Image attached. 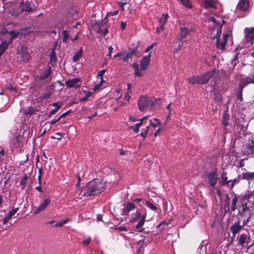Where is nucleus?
Instances as JSON below:
<instances>
[{
  "mask_svg": "<svg viewBox=\"0 0 254 254\" xmlns=\"http://www.w3.org/2000/svg\"><path fill=\"white\" fill-rule=\"evenodd\" d=\"M199 79H200L199 76H196L189 77L188 80L189 83L193 85L195 84H200V83H199Z\"/></svg>",
  "mask_w": 254,
  "mask_h": 254,
  "instance_id": "412c9836",
  "label": "nucleus"
},
{
  "mask_svg": "<svg viewBox=\"0 0 254 254\" xmlns=\"http://www.w3.org/2000/svg\"><path fill=\"white\" fill-rule=\"evenodd\" d=\"M56 134L57 135V137H54V138H56V139H57L58 140L61 139V138L62 137V133H56ZM52 138H53V137H52Z\"/></svg>",
  "mask_w": 254,
  "mask_h": 254,
  "instance_id": "338daca9",
  "label": "nucleus"
},
{
  "mask_svg": "<svg viewBox=\"0 0 254 254\" xmlns=\"http://www.w3.org/2000/svg\"><path fill=\"white\" fill-rule=\"evenodd\" d=\"M106 69H103L98 72V76L99 77H101V80L103 79V76L104 74L105 73V72H106Z\"/></svg>",
  "mask_w": 254,
  "mask_h": 254,
  "instance_id": "603ef678",
  "label": "nucleus"
},
{
  "mask_svg": "<svg viewBox=\"0 0 254 254\" xmlns=\"http://www.w3.org/2000/svg\"><path fill=\"white\" fill-rule=\"evenodd\" d=\"M244 33L245 34V47L252 45L254 37V26L252 28H245Z\"/></svg>",
  "mask_w": 254,
  "mask_h": 254,
  "instance_id": "7ed1b4c3",
  "label": "nucleus"
},
{
  "mask_svg": "<svg viewBox=\"0 0 254 254\" xmlns=\"http://www.w3.org/2000/svg\"><path fill=\"white\" fill-rule=\"evenodd\" d=\"M194 28L189 26V25L187 26L181 25L180 26V32L179 37L177 38V42H181L184 43L185 41L183 39L188 35L190 32L193 31Z\"/></svg>",
  "mask_w": 254,
  "mask_h": 254,
  "instance_id": "20e7f679",
  "label": "nucleus"
},
{
  "mask_svg": "<svg viewBox=\"0 0 254 254\" xmlns=\"http://www.w3.org/2000/svg\"><path fill=\"white\" fill-rule=\"evenodd\" d=\"M168 18V14H163L159 20V23L160 24V29L162 30H164V25L166 23L167 19Z\"/></svg>",
  "mask_w": 254,
  "mask_h": 254,
  "instance_id": "6ab92c4d",
  "label": "nucleus"
},
{
  "mask_svg": "<svg viewBox=\"0 0 254 254\" xmlns=\"http://www.w3.org/2000/svg\"><path fill=\"white\" fill-rule=\"evenodd\" d=\"M9 34L11 36L10 41L8 42L9 43L12 42L13 39L15 38L18 35V32H15L13 30L10 31L9 32Z\"/></svg>",
  "mask_w": 254,
  "mask_h": 254,
  "instance_id": "4c0bfd02",
  "label": "nucleus"
},
{
  "mask_svg": "<svg viewBox=\"0 0 254 254\" xmlns=\"http://www.w3.org/2000/svg\"><path fill=\"white\" fill-rule=\"evenodd\" d=\"M145 204L152 210H155L157 207L148 201H145Z\"/></svg>",
  "mask_w": 254,
  "mask_h": 254,
  "instance_id": "e433bc0d",
  "label": "nucleus"
},
{
  "mask_svg": "<svg viewBox=\"0 0 254 254\" xmlns=\"http://www.w3.org/2000/svg\"><path fill=\"white\" fill-rule=\"evenodd\" d=\"M9 44V42L6 41L2 42L1 43L0 45V57L2 56L5 50L7 48Z\"/></svg>",
  "mask_w": 254,
  "mask_h": 254,
  "instance_id": "393cba45",
  "label": "nucleus"
},
{
  "mask_svg": "<svg viewBox=\"0 0 254 254\" xmlns=\"http://www.w3.org/2000/svg\"><path fill=\"white\" fill-rule=\"evenodd\" d=\"M18 208H16L9 211L6 216L3 219V224H5L10 219H11V218L15 214Z\"/></svg>",
  "mask_w": 254,
  "mask_h": 254,
  "instance_id": "f3484780",
  "label": "nucleus"
},
{
  "mask_svg": "<svg viewBox=\"0 0 254 254\" xmlns=\"http://www.w3.org/2000/svg\"><path fill=\"white\" fill-rule=\"evenodd\" d=\"M182 4L188 8H190L191 7V4L189 0H180Z\"/></svg>",
  "mask_w": 254,
  "mask_h": 254,
  "instance_id": "58836bf2",
  "label": "nucleus"
},
{
  "mask_svg": "<svg viewBox=\"0 0 254 254\" xmlns=\"http://www.w3.org/2000/svg\"><path fill=\"white\" fill-rule=\"evenodd\" d=\"M156 43H152L151 45H150L149 46H148L145 50V52L147 53V52H148L150 50H151L153 48V47L156 45Z\"/></svg>",
  "mask_w": 254,
  "mask_h": 254,
  "instance_id": "3c124183",
  "label": "nucleus"
},
{
  "mask_svg": "<svg viewBox=\"0 0 254 254\" xmlns=\"http://www.w3.org/2000/svg\"><path fill=\"white\" fill-rule=\"evenodd\" d=\"M247 85V83L243 80H242L239 84L240 90L242 91L243 88Z\"/></svg>",
  "mask_w": 254,
  "mask_h": 254,
  "instance_id": "de8ad7c7",
  "label": "nucleus"
},
{
  "mask_svg": "<svg viewBox=\"0 0 254 254\" xmlns=\"http://www.w3.org/2000/svg\"><path fill=\"white\" fill-rule=\"evenodd\" d=\"M147 130H144L143 131H142V132H141L140 133V135L143 137H145L147 135Z\"/></svg>",
  "mask_w": 254,
  "mask_h": 254,
  "instance_id": "0e129e2a",
  "label": "nucleus"
},
{
  "mask_svg": "<svg viewBox=\"0 0 254 254\" xmlns=\"http://www.w3.org/2000/svg\"><path fill=\"white\" fill-rule=\"evenodd\" d=\"M237 98L240 101L243 100L242 91L239 90L237 93Z\"/></svg>",
  "mask_w": 254,
  "mask_h": 254,
  "instance_id": "5fc2aeb1",
  "label": "nucleus"
},
{
  "mask_svg": "<svg viewBox=\"0 0 254 254\" xmlns=\"http://www.w3.org/2000/svg\"><path fill=\"white\" fill-rule=\"evenodd\" d=\"M63 41L64 43H66L67 42V39L69 38V32L67 30H65L63 32Z\"/></svg>",
  "mask_w": 254,
  "mask_h": 254,
  "instance_id": "72a5a7b5",
  "label": "nucleus"
},
{
  "mask_svg": "<svg viewBox=\"0 0 254 254\" xmlns=\"http://www.w3.org/2000/svg\"><path fill=\"white\" fill-rule=\"evenodd\" d=\"M249 4L248 0H241L237 6V9L242 12L246 11L249 9Z\"/></svg>",
  "mask_w": 254,
  "mask_h": 254,
  "instance_id": "6e6552de",
  "label": "nucleus"
},
{
  "mask_svg": "<svg viewBox=\"0 0 254 254\" xmlns=\"http://www.w3.org/2000/svg\"><path fill=\"white\" fill-rule=\"evenodd\" d=\"M242 179L247 181L254 179V172H247L242 174Z\"/></svg>",
  "mask_w": 254,
  "mask_h": 254,
  "instance_id": "a211bd4d",
  "label": "nucleus"
},
{
  "mask_svg": "<svg viewBox=\"0 0 254 254\" xmlns=\"http://www.w3.org/2000/svg\"><path fill=\"white\" fill-rule=\"evenodd\" d=\"M150 53L147 56L143 57L140 60L141 69L145 70L147 68L150 61Z\"/></svg>",
  "mask_w": 254,
  "mask_h": 254,
  "instance_id": "9d476101",
  "label": "nucleus"
},
{
  "mask_svg": "<svg viewBox=\"0 0 254 254\" xmlns=\"http://www.w3.org/2000/svg\"><path fill=\"white\" fill-rule=\"evenodd\" d=\"M118 10L114 11V12H108L107 14V16L109 15H116L118 13Z\"/></svg>",
  "mask_w": 254,
  "mask_h": 254,
  "instance_id": "e2e57ef3",
  "label": "nucleus"
},
{
  "mask_svg": "<svg viewBox=\"0 0 254 254\" xmlns=\"http://www.w3.org/2000/svg\"><path fill=\"white\" fill-rule=\"evenodd\" d=\"M127 93L129 94L131 92V85L130 83H127Z\"/></svg>",
  "mask_w": 254,
  "mask_h": 254,
  "instance_id": "680f3d73",
  "label": "nucleus"
},
{
  "mask_svg": "<svg viewBox=\"0 0 254 254\" xmlns=\"http://www.w3.org/2000/svg\"><path fill=\"white\" fill-rule=\"evenodd\" d=\"M249 211V207L247 206V204H243L241 207L239 209V214L243 216L245 215L246 212Z\"/></svg>",
  "mask_w": 254,
  "mask_h": 254,
  "instance_id": "a878e982",
  "label": "nucleus"
},
{
  "mask_svg": "<svg viewBox=\"0 0 254 254\" xmlns=\"http://www.w3.org/2000/svg\"><path fill=\"white\" fill-rule=\"evenodd\" d=\"M221 33V28H218L217 33L216 35V37L217 38V39H218V40H220Z\"/></svg>",
  "mask_w": 254,
  "mask_h": 254,
  "instance_id": "6e6d98bb",
  "label": "nucleus"
},
{
  "mask_svg": "<svg viewBox=\"0 0 254 254\" xmlns=\"http://www.w3.org/2000/svg\"><path fill=\"white\" fill-rule=\"evenodd\" d=\"M149 125L154 128H156L157 126L160 125L161 122L157 119H153L149 121Z\"/></svg>",
  "mask_w": 254,
  "mask_h": 254,
  "instance_id": "c756f323",
  "label": "nucleus"
},
{
  "mask_svg": "<svg viewBox=\"0 0 254 254\" xmlns=\"http://www.w3.org/2000/svg\"><path fill=\"white\" fill-rule=\"evenodd\" d=\"M176 44H177L178 46L177 47L175 46V52L177 53L180 50L181 47L183 44V43L179 41L178 42H176Z\"/></svg>",
  "mask_w": 254,
  "mask_h": 254,
  "instance_id": "ea45409f",
  "label": "nucleus"
},
{
  "mask_svg": "<svg viewBox=\"0 0 254 254\" xmlns=\"http://www.w3.org/2000/svg\"><path fill=\"white\" fill-rule=\"evenodd\" d=\"M247 239V236L246 234H241L238 240V245L243 246L246 243V240Z\"/></svg>",
  "mask_w": 254,
  "mask_h": 254,
  "instance_id": "4be33fe9",
  "label": "nucleus"
},
{
  "mask_svg": "<svg viewBox=\"0 0 254 254\" xmlns=\"http://www.w3.org/2000/svg\"><path fill=\"white\" fill-rule=\"evenodd\" d=\"M106 188L105 183L102 180L96 179L88 183L82 190L83 196L95 195L102 192Z\"/></svg>",
  "mask_w": 254,
  "mask_h": 254,
  "instance_id": "f257e3e1",
  "label": "nucleus"
},
{
  "mask_svg": "<svg viewBox=\"0 0 254 254\" xmlns=\"http://www.w3.org/2000/svg\"><path fill=\"white\" fill-rule=\"evenodd\" d=\"M51 95V93L50 92H48L45 93H43L42 95V98L44 99H47L50 97Z\"/></svg>",
  "mask_w": 254,
  "mask_h": 254,
  "instance_id": "8fccbe9b",
  "label": "nucleus"
},
{
  "mask_svg": "<svg viewBox=\"0 0 254 254\" xmlns=\"http://www.w3.org/2000/svg\"><path fill=\"white\" fill-rule=\"evenodd\" d=\"M238 201V198L237 197H234L232 199V206L231 209L233 211H235L237 209V203Z\"/></svg>",
  "mask_w": 254,
  "mask_h": 254,
  "instance_id": "c9c22d12",
  "label": "nucleus"
},
{
  "mask_svg": "<svg viewBox=\"0 0 254 254\" xmlns=\"http://www.w3.org/2000/svg\"><path fill=\"white\" fill-rule=\"evenodd\" d=\"M135 205L132 202H127L126 206L124 210L125 213H128L129 211L134 209Z\"/></svg>",
  "mask_w": 254,
  "mask_h": 254,
  "instance_id": "5701e85b",
  "label": "nucleus"
},
{
  "mask_svg": "<svg viewBox=\"0 0 254 254\" xmlns=\"http://www.w3.org/2000/svg\"><path fill=\"white\" fill-rule=\"evenodd\" d=\"M9 12L13 16H18L22 12V10H21V7L18 5L12 7Z\"/></svg>",
  "mask_w": 254,
  "mask_h": 254,
  "instance_id": "dca6fc26",
  "label": "nucleus"
},
{
  "mask_svg": "<svg viewBox=\"0 0 254 254\" xmlns=\"http://www.w3.org/2000/svg\"><path fill=\"white\" fill-rule=\"evenodd\" d=\"M79 81V78H74L72 79L66 81L65 82V84L68 88L77 87L80 86V85L78 84Z\"/></svg>",
  "mask_w": 254,
  "mask_h": 254,
  "instance_id": "f8f14e48",
  "label": "nucleus"
},
{
  "mask_svg": "<svg viewBox=\"0 0 254 254\" xmlns=\"http://www.w3.org/2000/svg\"><path fill=\"white\" fill-rule=\"evenodd\" d=\"M242 226L240 225L239 223H235L232 225L230 227V230L233 234V237L238 233L241 229Z\"/></svg>",
  "mask_w": 254,
  "mask_h": 254,
  "instance_id": "4468645a",
  "label": "nucleus"
},
{
  "mask_svg": "<svg viewBox=\"0 0 254 254\" xmlns=\"http://www.w3.org/2000/svg\"><path fill=\"white\" fill-rule=\"evenodd\" d=\"M237 55H236L233 60L231 61V64L234 66H235L237 64Z\"/></svg>",
  "mask_w": 254,
  "mask_h": 254,
  "instance_id": "13d9d810",
  "label": "nucleus"
},
{
  "mask_svg": "<svg viewBox=\"0 0 254 254\" xmlns=\"http://www.w3.org/2000/svg\"><path fill=\"white\" fill-rule=\"evenodd\" d=\"M90 241H91L90 238H89L86 240L83 241L82 243L85 245H87L90 243Z\"/></svg>",
  "mask_w": 254,
  "mask_h": 254,
  "instance_id": "774afa93",
  "label": "nucleus"
},
{
  "mask_svg": "<svg viewBox=\"0 0 254 254\" xmlns=\"http://www.w3.org/2000/svg\"><path fill=\"white\" fill-rule=\"evenodd\" d=\"M245 159H242L240 160L239 163V167L241 168L245 166L244 163Z\"/></svg>",
  "mask_w": 254,
  "mask_h": 254,
  "instance_id": "052dcab7",
  "label": "nucleus"
},
{
  "mask_svg": "<svg viewBox=\"0 0 254 254\" xmlns=\"http://www.w3.org/2000/svg\"><path fill=\"white\" fill-rule=\"evenodd\" d=\"M97 32L105 36L107 33H109V31L107 28H106L104 31L102 29L99 28V30L97 31Z\"/></svg>",
  "mask_w": 254,
  "mask_h": 254,
  "instance_id": "c03bdc74",
  "label": "nucleus"
},
{
  "mask_svg": "<svg viewBox=\"0 0 254 254\" xmlns=\"http://www.w3.org/2000/svg\"><path fill=\"white\" fill-rule=\"evenodd\" d=\"M129 94L126 93L125 97H124V102H122L121 101V98H117V100L118 103L120 104L121 106H125L126 103L129 101L130 99V96L128 95Z\"/></svg>",
  "mask_w": 254,
  "mask_h": 254,
  "instance_id": "bb28decb",
  "label": "nucleus"
},
{
  "mask_svg": "<svg viewBox=\"0 0 254 254\" xmlns=\"http://www.w3.org/2000/svg\"><path fill=\"white\" fill-rule=\"evenodd\" d=\"M208 181L211 187L215 188L218 180V176L216 172H212L207 175Z\"/></svg>",
  "mask_w": 254,
  "mask_h": 254,
  "instance_id": "423d86ee",
  "label": "nucleus"
},
{
  "mask_svg": "<svg viewBox=\"0 0 254 254\" xmlns=\"http://www.w3.org/2000/svg\"><path fill=\"white\" fill-rule=\"evenodd\" d=\"M51 200L49 198H46L44 200L43 202H42L40 205L36 208L34 211V214H37L40 212L43 211L47 206L50 203Z\"/></svg>",
  "mask_w": 254,
  "mask_h": 254,
  "instance_id": "9b49d317",
  "label": "nucleus"
},
{
  "mask_svg": "<svg viewBox=\"0 0 254 254\" xmlns=\"http://www.w3.org/2000/svg\"><path fill=\"white\" fill-rule=\"evenodd\" d=\"M244 153L247 154H252L254 152V141L253 140H249L246 144Z\"/></svg>",
  "mask_w": 254,
  "mask_h": 254,
  "instance_id": "1a4fd4ad",
  "label": "nucleus"
},
{
  "mask_svg": "<svg viewBox=\"0 0 254 254\" xmlns=\"http://www.w3.org/2000/svg\"><path fill=\"white\" fill-rule=\"evenodd\" d=\"M221 179L226 182L227 183H229V182H231V180L228 181L227 177V174L226 172H224L221 174Z\"/></svg>",
  "mask_w": 254,
  "mask_h": 254,
  "instance_id": "a19ab883",
  "label": "nucleus"
},
{
  "mask_svg": "<svg viewBox=\"0 0 254 254\" xmlns=\"http://www.w3.org/2000/svg\"><path fill=\"white\" fill-rule=\"evenodd\" d=\"M214 71L211 70L206 72L205 73L199 76L200 84H204L207 83L209 79L213 76Z\"/></svg>",
  "mask_w": 254,
  "mask_h": 254,
  "instance_id": "0eeeda50",
  "label": "nucleus"
},
{
  "mask_svg": "<svg viewBox=\"0 0 254 254\" xmlns=\"http://www.w3.org/2000/svg\"><path fill=\"white\" fill-rule=\"evenodd\" d=\"M203 7L205 8H216L215 3L213 0H204L201 4Z\"/></svg>",
  "mask_w": 254,
  "mask_h": 254,
  "instance_id": "ddd939ff",
  "label": "nucleus"
},
{
  "mask_svg": "<svg viewBox=\"0 0 254 254\" xmlns=\"http://www.w3.org/2000/svg\"><path fill=\"white\" fill-rule=\"evenodd\" d=\"M50 59L51 61L55 62L57 60L56 54L54 51H53L50 54Z\"/></svg>",
  "mask_w": 254,
  "mask_h": 254,
  "instance_id": "79ce46f5",
  "label": "nucleus"
},
{
  "mask_svg": "<svg viewBox=\"0 0 254 254\" xmlns=\"http://www.w3.org/2000/svg\"><path fill=\"white\" fill-rule=\"evenodd\" d=\"M148 118V116H146L145 117H144L143 118H142V119H139V121L140 122L139 123L136 124L135 125L136 126H137V127H138L139 128L142 125H144L145 124V123H144V121L145 120H146Z\"/></svg>",
  "mask_w": 254,
  "mask_h": 254,
  "instance_id": "f704fd0d",
  "label": "nucleus"
},
{
  "mask_svg": "<svg viewBox=\"0 0 254 254\" xmlns=\"http://www.w3.org/2000/svg\"><path fill=\"white\" fill-rule=\"evenodd\" d=\"M7 88L12 92H15L16 89L14 87H13L11 84H8L7 85Z\"/></svg>",
  "mask_w": 254,
  "mask_h": 254,
  "instance_id": "864d4df0",
  "label": "nucleus"
},
{
  "mask_svg": "<svg viewBox=\"0 0 254 254\" xmlns=\"http://www.w3.org/2000/svg\"><path fill=\"white\" fill-rule=\"evenodd\" d=\"M243 80L247 83V85L249 83H253L254 82V79H252L250 77H247Z\"/></svg>",
  "mask_w": 254,
  "mask_h": 254,
  "instance_id": "49530a36",
  "label": "nucleus"
},
{
  "mask_svg": "<svg viewBox=\"0 0 254 254\" xmlns=\"http://www.w3.org/2000/svg\"><path fill=\"white\" fill-rule=\"evenodd\" d=\"M145 218H146V215H143L142 216L140 220L135 226V228L136 229L140 228L144 225V222H145Z\"/></svg>",
  "mask_w": 254,
  "mask_h": 254,
  "instance_id": "2f4dec72",
  "label": "nucleus"
},
{
  "mask_svg": "<svg viewBox=\"0 0 254 254\" xmlns=\"http://www.w3.org/2000/svg\"><path fill=\"white\" fill-rule=\"evenodd\" d=\"M28 177L26 174H25L23 177L22 178L21 181L20 182V185H24L25 184V182L26 180H27Z\"/></svg>",
  "mask_w": 254,
  "mask_h": 254,
  "instance_id": "09e8293b",
  "label": "nucleus"
},
{
  "mask_svg": "<svg viewBox=\"0 0 254 254\" xmlns=\"http://www.w3.org/2000/svg\"><path fill=\"white\" fill-rule=\"evenodd\" d=\"M38 179H39V183L40 185L39 186L36 187V190H38L40 192H42V189L41 187V175L40 174L38 176Z\"/></svg>",
  "mask_w": 254,
  "mask_h": 254,
  "instance_id": "a18cd8bd",
  "label": "nucleus"
},
{
  "mask_svg": "<svg viewBox=\"0 0 254 254\" xmlns=\"http://www.w3.org/2000/svg\"><path fill=\"white\" fill-rule=\"evenodd\" d=\"M157 101V100H153L151 97L142 96L138 102V109L141 112L151 110L156 107Z\"/></svg>",
  "mask_w": 254,
  "mask_h": 254,
  "instance_id": "f03ea898",
  "label": "nucleus"
},
{
  "mask_svg": "<svg viewBox=\"0 0 254 254\" xmlns=\"http://www.w3.org/2000/svg\"><path fill=\"white\" fill-rule=\"evenodd\" d=\"M82 55V50L80 49L78 50L73 56L72 61L74 62H76L79 60V58Z\"/></svg>",
  "mask_w": 254,
  "mask_h": 254,
  "instance_id": "cd10ccee",
  "label": "nucleus"
},
{
  "mask_svg": "<svg viewBox=\"0 0 254 254\" xmlns=\"http://www.w3.org/2000/svg\"><path fill=\"white\" fill-rule=\"evenodd\" d=\"M130 128L132 129L135 133H137L139 132V128L136 126V125H135L134 127H131Z\"/></svg>",
  "mask_w": 254,
  "mask_h": 254,
  "instance_id": "4d7b16f0",
  "label": "nucleus"
},
{
  "mask_svg": "<svg viewBox=\"0 0 254 254\" xmlns=\"http://www.w3.org/2000/svg\"><path fill=\"white\" fill-rule=\"evenodd\" d=\"M227 40L223 39L221 42H219V40L217 39L216 46L217 49L223 50L225 48Z\"/></svg>",
  "mask_w": 254,
  "mask_h": 254,
  "instance_id": "aec40b11",
  "label": "nucleus"
},
{
  "mask_svg": "<svg viewBox=\"0 0 254 254\" xmlns=\"http://www.w3.org/2000/svg\"><path fill=\"white\" fill-rule=\"evenodd\" d=\"M85 96L80 99V101H87L88 98L93 94V91H83Z\"/></svg>",
  "mask_w": 254,
  "mask_h": 254,
  "instance_id": "c85d7f7f",
  "label": "nucleus"
},
{
  "mask_svg": "<svg viewBox=\"0 0 254 254\" xmlns=\"http://www.w3.org/2000/svg\"><path fill=\"white\" fill-rule=\"evenodd\" d=\"M51 74V67H49L48 69H46L44 72L40 73L38 78L40 80H44L48 78Z\"/></svg>",
  "mask_w": 254,
  "mask_h": 254,
  "instance_id": "2eb2a0df",
  "label": "nucleus"
},
{
  "mask_svg": "<svg viewBox=\"0 0 254 254\" xmlns=\"http://www.w3.org/2000/svg\"><path fill=\"white\" fill-rule=\"evenodd\" d=\"M19 7H21L22 12L25 11L27 12L32 11L36 7L32 2L28 1H26L25 3L21 2L20 4L19 5Z\"/></svg>",
  "mask_w": 254,
  "mask_h": 254,
  "instance_id": "39448f33",
  "label": "nucleus"
},
{
  "mask_svg": "<svg viewBox=\"0 0 254 254\" xmlns=\"http://www.w3.org/2000/svg\"><path fill=\"white\" fill-rule=\"evenodd\" d=\"M231 33L232 31L231 29L228 28L226 33L223 35V38L227 40L228 37L231 35Z\"/></svg>",
  "mask_w": 254,
  "mask_h": 254,
  "instance_id": "37998d69",
  "label": "nucleus"
},
{
  "mask_svg": "<svg viewBox=\"0 0 254 254\" xmlns=\"http://www.w3.org/2000/svg\"><path fill=\"white\" fill-rule=\"evenodd\" d=\"M117 229L119 231H127V228L125 227L120 226L117 228Z\"/></svg>",
  "mask_w": 254,
  "mask_h": 254,
  "instance_id": "bf43d9fd",
  "label": "nucleus"
},
{
  "mask_svg": "<svg viewBox=\"0 0 254 254\" xmlns=\"http://www.w3.org/2000/svg\"><path fill=\"white\" fill-rule=\"evenodd\" d=\"M52 106H54L55 107V108L52 109L51 112H50V114L48 116V117H50L51 115L54 114L56 113V112H57V111L58 110V109L59 108H61V106H59L58 105V103H54L53 104H52Z\"/></svg>",
  "mask_w": 254,
  "mask_h": 254,
  "instance_id": "473e14b6",
  "label": "nucleus"
},
{
  "mask_svg": "<svg viewBox=\"0 0 254 254\" xmlns=\"http://www.w3.org/2000/svg\"><path fill=\"white\" fill-rule=\"evenodd\" d=\"M228 184V183H227L226 182L223 180L222 179H221V180L219 182V185L220 186H222L225 185H227Z\"/></svg>",
  "mask_w": 254,
  "mask_h": 254,
  "instance_id": "69168bd1",
  "label": "nucleus"
},
{
  "mask_svg": "<svg viewBox=\"0 0 254 254\" xmlns=\"http://www.w3.org/2000/svg\"><path fill=\"white\" fill-rule=\"evenodd\" d=\"M131 66L134 69V73L135 76H142V74L139 70L138 64L134 63L131 65Z\"/></svg>",
  "mask_w": 254,
  "mask_h": 254,
  "instance_id": "b1692460",
  "label": "nucleus"
},
{
  "mask_svg": "<svg viewBox=\"0 0 254 254\" xmlns=\"http://www.w3.org/2000/svg\"><path fill=\"white\" fill-rule=\"evenodd\" d=\"M134 53V50H132L130 52H128L125 56L122 57L121 59L123 60L124 62H127L128 60L132 57Z\"/></svg>",
  "mask_w": 254,
  "mask_h": 254,
  "instance_id": "7c9ffc66",
  "label": "nucleus"
}]
</instances>
